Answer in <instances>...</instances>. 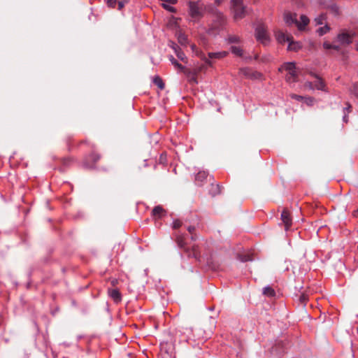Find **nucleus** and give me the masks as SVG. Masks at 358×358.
<instances>
[{"label": "nucleus", "instance_id": "nucleus-1", "mask_svg": "<svg viewBox=\"0 0 358 358\" xmlns=\"http://www.w3.org/2000/svg\"><path fill=\"white\" fill-rule=\"evenodd\" d=\"M231 11L235 20H240L245 17V6L243 4V0H231Z\"/></svg>", "mask_w": 358, "mask_h": 358}, {"label": "nucleus", "instance_id": "nucleus-2", "mask_svg": "<svg viewBox=\"0 0 358 358\" xmlns=\"http://www.w3.org/2000/svg\"><path fill=\"white\" fill-rule=\"evenodd\" d=\"M255 36L257 41L264 45L268 44L271 40L267 27L264 24H259L257 26L255 31Z\"/></svg>", "mask_w": 358, "mask_h": 358}, {"label": "nucleus", "instance_id": "nucleus-3", "mask_svg": "<svg viewBox=\"0 0 358 358\" xmlns=\"http://www.w3.org/2000/svg\"><path fill=\"white\" fill-rule=\"evenodd\" d=\"M286 71L287 74L285 79L287 82L292 83L297 81L298 75L296 71L295 64L293 62L285 63L280 69L279 71Z\"/></svg>", "mask_w": 358, "mask_h": 358}, {"label": "nucleus", "instance_id": "nucleus-4", "mask_svg": "<svg viewBox=\"0 0 358 358\" xmlns=\"http://www.w3.org/2000/svg\"><path fill=\"white\" fill-rule=\"evenodd\" d=\"M189 14L194 21L201 17L202 13L197 3L193 1L189 2Z\"/></svg>", "mask_w": 358, "mask_h": 358}, {"label": "nucleus", "instance_id": "nucleus-5", "mask_svg": "<svg viewBox=\"0 0 358 358\" xmlns=\"http://www.w3.org/2000/svg\"><path fill=\"white\" fill-rule=\"evenodd\" d=\"M284 21L288 25L295 24L299 30H303L302 24L296 20V14L292 13L289 11L285 12L283 15Z\"/></svg>", "mask_w": 358, "mask_h": 358}, {"label": "nucleus", "instance_id": "nucleus-6", "mask_svg": "<svg viewBox=\"0 0 358 358\" xmlns=\"http://www.w3.org/2000/svg\"><path fill=\"white\" fill-rule=\"evenodd\" d=\"M355 36L354 33H350L348 31H342L337 36L338 41L342 45H348L352 42Z\"/></svg>", "mask_w": 358, "mask_h": 358}, {"label": "nucleus", "instance_id": "nucleus-7", "mask_svg": "<svg viewBox=\"0 0 358 358\" xmlns=\"http://www.w3.org/2000/svg\"><path fill=\"white\" fill-rule=\"evenodd\" d=\"M274 34L275 39L279 43H285V42H289L293 38L292 35L287 33H285L281 30H275Z\"/></svg>", "mask_w": 358, "mask_h": 358}, {"label": "nucleus", "instance_id": "nucleus-8", "mask_svg": "<svg viewBox=\"0 0 358 358\" xmlns=\"http://www.w3.org/2000/svg\"><path fill=\"white\" fill-rule=\"evenodd\" d=\"M100 158L101 157L98 153L92 152L86 157L84 165L87 168H93Z\"/></svg>", "mask_w": 358, "mask_h": 358}, {"label": "nucleus", "instance_id": "nucleus-9", "mask_svg": "<svg viewBox=\"0 0 358 358\" xmlns=\"http://www.w3.org/2000/svg\"><path fill=\"white\" fill-rule=\"evenodd\" d=\"M281 220L285 225V229L287 231L292 224V219L290 213L287 209H284L281 213Z\"/></svg>", "mask_w": 358, "mask_h": 358}, {"label": "nucleus", "instance_id": "nucleus-10", "mask_svg": "<svg viewBox=\"0 0 358 358\" xmlns=\"http://www.w3.org/2000/svg\"><path fill=\"white\" fill-rule=\"evenodd\" d=\"M166 214L165 210L161 206H155L152 211V216L156 219H160Z\"/></svg>", "mask_w": 358, "mask_h": 358}, {"label": "nucleus", "instance_id": "nucleus-11", "mask_svg": "<svg viewBox=\"0 0 358 358\" xmlns=\"http://www.w3.org/2000/svg\"><path fill=\"white\" fill-rule=\"evenodd\" d=\"M241 73L245 77L252 79H256L261 76V74L259 73L253 72L250 69L248 68L241 69Z\"/></svg>", "mask_w": 358, "mask_h": 358}, {"label": "nucleus", "instance_id": "nucleus-12", "mask_svg": "<svg viewBox=\"0 0 358 358\" xmlns=\"http://www.w3.org/2000/svg\"><path fill=\"white\" fill-rule=\"evenodd\" d=\"M185 250L189 257H193L194 258H195L197 260L200 259V252H199L198 245H194L192 247L191 250L187 249L186 248Z\"/></svg>", "mask_w": 358, "mask_h": 358}, {"label": "nucleus", "instance_id": "nucleus-13", "mask_svg": "<svg viewBox=\"0 0 358 358\" xmlns=\"http://www.w3.org/2000/svg\"><path fill=\"white\" fill-rule=\"evenodd\" d=\"M108 295L114 300L115 302L118 303L121 301V294L117 289H109Z\"/></svg>", "mask_w": 358, "mask_h": 358}, {"label": "nucleus", "instance_id": "nucleus-14", "mask_svg": "<svg viewBox=\"0 0 358 358\" xmlns=\"http://www.w3.org/2000/svg\"><path fill=\"white\" fill-rule=\"evenodd\" d=\"M173 48L174 52H175L176 56L178 57V58L180 60H181L182 62L187 63V59L185 53L182 51H181L180 48L179 47H178L176 45H174L173 46Z\"/></svg>", "mask_w": 358, "mask_h": 358}, {"label": "nucleus", "instance_id": "nucleus-15", "mask_svg": "<svg viewBox=\"0 0 358 358\" xmlns=\"http://www.w3.org/2000/svg\"><path fill=\"white\" fill-rule=\"evenodd\" d=\"M208 177V173L205 171H201L197 173L195 176V180L199 185H201V183L206 180Z\"/></svg>", "mask_w": 358, "mask_h": 358}, {"label": "nucleus", "instance_id": "nucleus-16", "mask_svg": "<svg viewBox=\"0 0 358 358\" xmlns=\"http://www.w3.org/2000/svg\"><path fill=\"white\" fill-rule=\"evenodd\" d=\"M228 52L227 51H220L217 52H209L208 57L210 59H222L227 56Z\"/></svg>", "mask_w": 358, "mask_h": 358}, {"label": "nucleus", "instance_id": "nucleus-17", "mask_svg": "<svg viewBox=\"0 0 358 358\" xmlns=\"http://www.w3.org/2000/svg\"><path fill=\"white\" fill-rule=\"evenodd\" d=\"M176 242L177 243L179 248L185 249L186 243L185 241V236L183 234L176 235Z\"/></svg>", "mask_w": 358, "mask_h": 358}, {"label": "nucleus", "instance_id": "nucleus-18", "mask_svg": "<svg viewBox=\"0 0 358 358\" xmlns=\"http://www.w3.org/2000/svg\"><path fill=\"white\" fill-rule=\"evenodd\" d=\"M301 48V45L299 42L294 41L292 39L288 42L287 49L289 50L297 51Z\"/></svg>", "mask_w": 358, "mask_h": 358}, {"label": "nucleus", "instance_id": "nucleus-19", "mask_svg": "<svg viewBox=\"0 0 358 358\" xmlns=\"http://www.w3.org/2000/svg\"><path fill=\"white\" fill-rule=\"evenodd\" d=\"M316 78L317 80H315L314 84L315 89L325 91V84L323 82V80L318 77H316Z\"/></svg>", "mask_w": 358, "mask_h": 358}, {"label": "nucleus", "instance_id": "nucleus-20", "mask_svg": "<svg viewBox=\"0 0 358 358\" xmlns=\"http://www.w3.org/2000/svg\"><path fill=\"white\" fill-rule=\"evenodd\" d=\"M177 38H178V43H180L182 45H187V37L185 34L182 33L181 31L178 32Z\"/></svg>", "mask_w": 358, "mask_h": 358}, {"label": "nucleus", "instance_id": "nucleus-21", "mask_svg": "<svg viewBox=\"0 0 358 358\" xmlns=\"http://www.w3.org/2000/svg\"><path fill=\"white\" fill-rule=\"evenodd\" d=\"M169 60L171 62V64L178 70L182 71L185 69V67L182 64H179L173 56L169 57Z\"/></svg>", "mask_w": 358, "mask_h": 358}, {"label": "nucleus", "instance_id": "nucleus-22", "mask_svg": "<svg viewBox=\"0 0 358 358\" xmlns=\"http://www.w3.org/2000/svg\"><path fill=\"white\" fill-rule=\"evenodd\" d=\"M227 41L229 43H239L241 42V38L236 35H229L227 37Z\"/></svg>", "mask_w": 358, "mask_h": 358}, {"label": "nucleus", "instance_id": "nucleus-23", "mask_svg": "<svg viewBox=\"0 0 358 358\" xmlns=\"http://www.w3.org/2000/svg\"><path fill=\"white\" fill-rule=\"evenodd\" d=\"M231 51L236 56L241 57L243 55V50L240 46L232 45L231 47Z\"/></svg>", "mask_w": 358, "mask_h": 358}, {"label": "nucleus", "instance_id": "nucleus-24", "mask_svg": "<svg viewBox=\"0 0 358 358\" xmlns=\"http://www.w3.org/2000/svg\"><path fill=\"white\" fill-rule=\"evenodd\" d=\"M153 83L160 89L163 90L164 88V83L162 79L159 76H155L153 78Z\"/></svg>", "mask_w": 358, "mask_h": 358}, {"label": "nucleus", "instance_id": "nucleus-25", "mask_svg": "<svg viewBox=\"0 0 358 358\" xmlns=\"http://www.w3.org/2000/svg\"><path fill=\"white\" fill-rule=\"evenodd\" d=\"M263 294L268 296H274L275 294V292L272 287L268 286V287H266L264 288Z\"/></svg>", "mask_w": 358, "mask_h": 358}, {"label": "nucleus", "instance_id": "nucleus-26", "mask_svg": "<svg viewBox=\"0 0 358 358\" xmlns=\"http://www.w3.org/2000/svg\"><path fill=\"white\" fill-rule=\"evenodd\" d=\"M299 23L302 24L303 30L305 29V27L309 23V19L308 17L305 15H301L300 17V21H299Z\"/></svg>", "mask_w": 358, "mask_h": 358}, {"label": "nucleus", "instance_id": "nucleus-27", "mask_svg": "<svg viewBox=\"0 0 358 358\" xmlns=\"http://www.w3.org/2000/svg\"><path fill=\"white\" fill-rule=\"evenodd\" d=\"M329 31V27L328 25L326 24L324 27H320L317 30V32L318 33V34L320 36H322V35L325 34L326 33H327Z\"/></svg>", "mask_w": 358, "mask_h": 358}, {"label": "nucleus", "instance_id": "nucleus-28", "mask_svg": "<svg viewBox=\"0 0 358 358\" xmlns=\"http://www.w3.org/2000/svg\"><path fill=\"white\" fill-rule=\"evenodd\" d=\"M187 230L189 231V233L192 235L191 239L192 241H195L197 238L196 235L194 234L195 231V227L194 226H189L187 228Z\"/></svg>", "mask_w": 358, "mask_h": 358}, {"label": "nucleus", "instance_id": "nucleus-29", "mask_svg": "<svg viewBox=\"0 0 358 358\" xmlns=\"http://www.w3.org/2000/svg\"><path fill=\"white\" fill-rule=\"evenodd\" d=\"M326 20V15L324 14L320 15L318 17L315 18V22L317 24H322Z\"/></svg>", "mask_w": 358, "mask_h": 358}, {"label": "nucleus", "instance_id": "nucleus-30", "mask_svg": "<svg viewBox=\"0 0 358 358\" xmlns=\"http://www.w3.org/2000/svg\"><path fill=\"white\" fill-rule=\"evenodd\" d=\"M162 6L166 10L171 12V13H176V9L169 4H167L166 2L162 3Z\"/></svg>", "mask_w": 358, "mask_h": 358}, {"label": "nucleus", "instance_id": "nucleus-31", "mask_svg": "<svg viewBox=\"0 0 358 358\" xmlns=\"http://www.w3.org/2000/svg\"><path fill=\"white\" fill-rule=\"evenodd\" d=\"M212 189H213L210 190V192H211V194L213 196H215V195H216L217 194H220V192H221L220 187V185L218 184L216 185H212Z\"/></svg>", "mask_w": 358, "mask_h": 358}, {"label": "nucleus", "instance_id": "nucleus-32", "mask_svg": "<svg viewBox=\"0 0 358 358\" xmlns=\"http://www.w3.org/2000/svg\"><path fill=\"white\" fill-rule=\"evenodd\" d=\"M303 101L308 106H313L315 102V99L311 96H305Z\"/></svg>", "mask_w": 358, "mask_h": 358}, {"label": "nucleus", "instance_id": "nucleus-33", "mask_svg": "<svg viewBox=\"0 0 358 358\" xmlns=\"http://www.w3.org/2000/svg\"><path fill=\"white\" fill-rule=\"evenodd\" d=\"M323 47H324V48H325L327 50H329V49L333 48V49H335V50H338L339 49L338 46L331 45V43H329L328 42H324L323 43Z\"/></svg>", "mask_w": 358, "mask_h": 358}, {"label": "nucleus", "instance_id": "nucleus-34", "mask_svg": "<svg viewBox=\"0 0 358 358\" xmlns=\"http://www.w3.org/2000/svg\"><path fill=\"white\" fill-rule=\"evenodd\" d=\"M182 223L180 220H173V222L172 223V227L175 229H177L180 228L182 226Z\"/></svg>", "mask_w": 358, "mask_h": 358}, {"label": "nucleus", "instance_id": "nucleus-35", "mask_svg": "<svg viewBox=\"0 0 358 358\" xmlns=\"http://www.w3.org/2000/svg\"><path fill=\"white\" fill-rule=\"evenodd\" d=\"M299 300L302 303H305L308 300V296L306 293H302L299 296Z\"/></svg>", "mask_w": 358, "mask_h": 358}, {"label": "nucleus", "instance_id": "nucleus-36", "mask_svg": "<svg viewBox=\"0 0 358 358\" xmlns=\"http://www.w3.org/2000/svg\"><path fill=\"white\" fill-rule=\"evenodd\" d=\"M350 92L352 94H355L356 96H358V94H357V92H358V82L356 83L353 85L352 88L350 90Z\"/></svg>", "mask_w": 358, "mask_h": 358}, {"label": "nucleus", "instance_id": "nucleus-37", "mask_svg": "<svg viewBox=\"0 0 358 358\" xmlns=\"http://www.w3.org/2000/svg\"><path fill=\"white\" fill-rule=\"evenodd\" d=\"M290 97L293 99H295V100H297L299 101H303L305 96H300V95H297V94H290Z\"/></svg>", "mask_w": 358, "mask_h": 358}, {"label": "nucleus", "instance_id": "nucleus-38", "mask_svg": "<svg viewBox=\"0 0 358 358\" xmlns=\"http://www.w3.org/2000/svg\"><path fill=\"white\" fill-rule=\"evenodd\" d=\"M105 1L106 4L111 8H114L117 3V0H105Z\"/></svg>", "mask_w": 358, "mask_h": 358}, {"label": "nucleus", "instance_id": "nucleus-39", "mask_svg": "<svg viewBox=\"0 0 358 358\" xmlns=\"http://www.w3.org/2000/svg\"><path fill=\"white\" fill-rule=\"evenodd\" d=\"M304 85L310 90H315L314 85L311 82H306Z\"/></svg>", "mask_w": 358, "mask_h": 358}, {"label": "nucleus", "instance_id": "nucleus-40", "mask_svg": "<svg viewBox=\"0 0 358 358\" xmlns=\"http://www.w3.org/2000/svg\"><path fill=\"white\" fill-rule=\"evenodd\" d=\"M165 2L172 4V5H175L178 3V0H166Z\"/></svg>", "mask_w": 358, "mask_h": 358}, {"label": "nucleus", "instance_id": "nucleus-41", "mask_svg": "<svg viewBox=\"0 0 358 358\" xmlns=\"http://www.w3.org/2000/svg\"><path fill=\"white\" fill-rule=\"evenodd\" d=\"M216 6H220L225 0H214Z\"/></svg>", "mask_w": 358, "mask_h": 358}, {"label": "nucleus", "instance_id": "nucleus-42", "mask_svg": "<svg viewBox=\"0 0 358 358\" xmlns=\"http://www.w3.org/2000/svg\"><path fill=\"white\" fill-rule=\"evenodd\" d=\"M124 4L122 1L118 2V9L121 10L124 7Z\"/></svg>", "mask_w": 358, "mask_h": 358}, {"label": "nucleus", "instance_id": "nucleus-43", "mask_svg": "<svg viewBox=\"0 0 358 358\" xmlns=\"http://www.w3.org/2000/svg\"><path fill=\"white\" fill-rule=\"evenodd\" d=\"M252 259L251 257H250L249 256H248L247 257H245L243 259H242L241 260L243 262H247V261H251Z\"/></svg>", "mask_w": 358, "mask_h": 358}, {"label": "nucleus", "instance_id": "nucleus-44", "mask_svg": "<svg viewBox=\"0 0 358 358\" xmlns=\"http://www.w3.org/2000/svg\"><path fill=\"white\" fill-rule=\"evenodd\" d=\"M347 105H348V107H346L345 108H344V110H345V111L346 110L348 113H349V112H350V108H351V106H350V104H349V103H348Z\"/></svg>", "mask_w": 358, "mask_h": 358}, {"label": "nucleus", "instance_id": "nucleus-45", "mask_svg": "<svg viewBox=\"0 0 358 358\" xmlns=\"http://www.w3.org/2000/svg\"><path fill=\"white\" fill-rule=\"evenodd\" d=\"M343 121L345 122H348V117L346 115H344L343 117Z\"/></svg>", "mask_w": 358, "mask_h": 358}, {"label": "nucleus", "instance_id": "nucleus-46", "mask_svg": "<svg viewBox=\"0 0 358 358\" xmlns=\"http://www.w3.org/2000/svg\"><path fill=\"white\" fill-rule=\"evenodd\" d=\"M353 215L355 217H358V209L354 212Z\"/></svg>", "mask_w": 358, "mask_h": 358}, {"label": "nucleus", "instance_id": "nucleus-47", "mask_svg": "<svg viewBox=\"0 0 358 358\" xmlns=\"http://www.w3.org/2000/svg\"><path fill=\"white\" fill-rule=\"evenodd\" d=\"M205 62H206L207 64H208L209 65H211V64H211V62H210L209 59H205Z\"/></svg>", "mask_w": 358, "mask_h": 358}, {"label": "nucleus", "instance_id": "nucleus-48", "mask_svg": "<svg viewBox=\"0 0 358 358\" xmlns=\"http://www.w3.org/2000/svg\"><path fill=\"white\" fill-rule=\"evenodd\" d=\"M191 48H192V50L193 51H194V50L196 49V45L193 44V45H191Z\"/></svg>", "mask_w": 358, "mask_h": 358}, {"label": "nucleus", "instance_id": "nucleus-49", "mask_svg": "<svg viewBox=\"0 0 358 358\" xmlns=\"http://www.w3.org/2000/svg\"><path fill=\"white\" fill-rule=\"evenodd\" d=\"M192 80L194 83H196V79L195 78H192Z\"/></svg>", "mask_w": 358, "mask_h": 358}, {"label": "nucleus", "instance_id": "nucleus-50", "mask_svg": "<svg viewBox=\"0 0 358 358\" xmlns=\"http://www.w3.org/2000/svg\"><path fill=\"white\" fill-rule=\"evenodd\" d=\"M356 50L358 51V43L356 45Z\"/></svg>", "mask_w": 358, "mask_h": 358}]
</instances>
